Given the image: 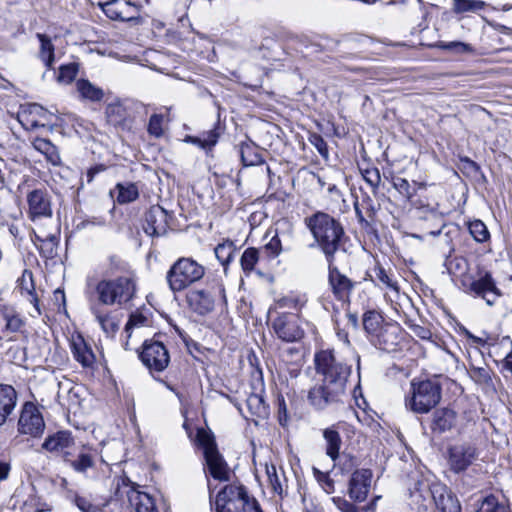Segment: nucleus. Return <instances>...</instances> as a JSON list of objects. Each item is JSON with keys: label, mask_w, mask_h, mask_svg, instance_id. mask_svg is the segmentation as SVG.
I'll list each match as a JSON object with an SVG mask.
<instances>
[{"label": "nucleus", "mask_w": 512, "mask_h": 512, "mask_svg": "<svg viewBox=\"0 0 512 512\" xmlns=\"http://www.w3.org/2000/svg\"><path fill=\"white\" fill-rule=\"evenodd\" d=\"M317 374L322 383L309 390L308 401L317 410L342 402L351 367L338 359L332 350H322L314 357Z\"/></svg>", "instance_id": "nucleus-1"}, {"label": "nucleus", "mask_w": 512, "mask_h": 512, "mask_svg": "<svg viewBox=\"0 0 512 512\" xmlns=\"http://www.w3.org/2000/svg\"><path fill=\"white\" fill-rule=\"evenodd\" d=\"M315 241L325 255L327 262L335 261V254L345 251V232L339 221L327 213L317 212L305 218Z\"/></svg>", "instance_id": "nucleus-2"}, {"label": "nucleus", "mask_w": 512, "mask_h": 512, "mask_svg": "<svg viewBox=\"0 0 512 512\" xmlns=\"http://www.w3.org/2000/svg\"><path fill=\"white\" fill-rule=\"evenodd\" d=\"M442 395V387L438 380H413L409 395L405 399L407 409L416 414H427L435 408Z\"/></svg>", "instance_id": "nucleus-3"}, {"label": "nucleus", "mask_w": 512, "mask_h": 512, "mask_svg": "<svg viewBox=\"0 0 512 512\" xmlns=\"http://www.w3.org/2000/svg\"><path fill=\"white\" fill-rule=\"evenodd\" d=\"M135 292L136 283L130 276L102 279L95 286V295L99 304L106 306H122L134 297Z\"/></svg>", "instance_id": "nucleus-4"}, {"label": "nucleus", "mask_w": 512, "mask_h": 512, "mask_svg": "<svg viewBox=\"0 0 512 512\" xmlns=\"http://www.w3.org/2000/svg\"><path fill=\"white\" fill-rule=\"evenodd\" d=\"M205 275V267L191 257L177 259L166 274V281L173 293L181 292L200 281Z\"/></svg>", "instance_id": "nucleus-5"}, {"label": "nucleus", "mask_w": 512, "mask_h": 512, "mask_svg": "<svg viewBox=\"0 0 512 512\" xmlns=\"http://www.w3.org/2000/svg\"><path fill=\"white\" fill-rule=\"evenodd\" d=\"M216 512H262L257 501L242 486L226 485L215 500Z\"/></svg>", "instance_id": "nucleus-6"}, {"label": "nucleus", "mask_w": 512, "mask_h": 512, "mask_svg": "<svg viewBox=\"0 0 512 512\" xmlns=\"http://www.w3.org/2000/svg\"><path fill=\"white\" fill-rule=\"evenodd\" d=\"M197 443L203 450L209 474L216 480L229 481L230 469L217 448L214 435L205 429H199Z\"/></svg>", "instance_id": "nucleus-7"}, {"label": "nucleus", "mask_w": 512, "mask_h": 512, "mask_svg": "<svg viewBox=\"0 0 512 512\" xmlns=\"http://www.w3.org/2000/svg\"><path fill=\"white\" fill-rule=\"evenodd\" d=\"M44 430L45 421L39 408L33 402H25L21 407L17 421L18 433L38 438L43 434Z\"/></svg>", "instance_id": "nucleus-8"}, {"label": "nucleus", "mask_w": 512, "mask_h": 512, "mask_svg": "<svg viewBox=\"0 0 512 512\" xmlns=\"http://www.w3.org/2000/svg\"><path fill=\"white\" fill-rule=\"evenodd\" d=\"M272 328L284 342H297L304 337L303 320L295 313H282L272 322Z\"/></svg>", "instance_id": "nucleus-9"}, {"label": "nucleus", "mask_w": 512, "mask_h": 512, "mask_svg": "<svg viewBox=\"0 0 512 512\" xmlns=\"http://www.w3.org/2000/svg\"><path fill=\"white\" fill-rule=\"evenodd\" d=\"M478 457V448L471 442L455 443L448 449V464L451 471L455 473L466 471Z\"/></svg>", "instance_id": "nucleus-10"}, {"label": "nucleus", "mask_w": 512, "mask_h": 512, "mask_svg": "<svg viewBox=\"0 0 512 512\" xmlns=\"http://www.w3.org/2000/svg\"><path fill=\"white\" fill-rule=\"evenodd\" d=\"M140 359L150 371L156 372L164 371L170 362L167 348L162 342L156 340L143 343Z\"/></svg>", "instance_id": "nucleus-11"}, {"label": "nucleus", "mask_w": 512, "mask_h": 512, "mask_svg": "<svg viewBox=\"0 0 512 512\" xmlns=\"http://www.w3.org/2000/svg\"><path fill=\"white\" fill-rule=\"evenodd\" d=\"M98 6L111 20L128 22L139 17L138 6L129 0L99 1Z\"/></svg>", "instance_id": "nucleus-12"}, {"label": "nucleus", "mask_w": 512, "mask_h": 512, "mask_svg": "<svg viewBox=\"0 0 512 512\" xmlns=\"http://www.w3.org/2000/svg\"><path fill=\"white\" fill-rule=\"evenodd\" d=\"M328 284L334 297L343 304L349 301L356 285L354 281L340 272L334 261L328 262Z\"/></svg>", "instance_id": "nucleus-13"}, {"label": "nucleus", "mask_w": 512, "mask_h": 512, "mask_svg": "<svg viewBox=\"0 0 512 512\" xmlns=\"http://www.w3.org/2000/svg\"><path fill=\"white\" fill-rule=\"evenodd\" d=\"M470 379L488 395L497 393V386L500 384V378L487 365L476 366L470 363L467 369Z\"/></svg>", "instance_id": "nucleus-14"}, {"label": "nucleus", "mask_w": 512, "mask_h": 512, "mask_svg": "<svg viewBox=\"0 0 512 512\" xmlns=\"http://www.w3.org/2000/svg\"><path fill=\"white\" fill-rule=\"evenodd\" d=\"M373 473L370 469L355 470L348 482V496L354 502L366 500L371 488Z\"/></svg>", "instance_id": "nucleus-15"}, {"label": "nucleus", "mask_w": 512, "mask_h": 512, "mask_svg": "<svg viewBox=\"0 0 512 512\" xmlns=\"http://www.w3.org/2000/svg\"><path fill=\"white\" fill-rule=\"evenodd\" d=\"M75 441L69 431H58L49 435L42 444V448L55 455L61 456L63 460H70L71 449Z\"/></svg>", "instance_id": "nucleus-16"}, {"label": "nucleus", "mask_w": 512, "mask_h": 512, "mask_svg": "<svg viewBox=\"0 0 512 512\" xmlns=\"http://www.w3.org/2000/svg\"><path fill=\"white\" fill-rule=\"evenodd\" d=\"M168 214L159 205H154L145 213L143 229L152 237L164 235L168 227Z\"/></svg>", "instance_id": "nucleus-17"}, {"label": "nucleus", "mask_w": 512, "mask_h": 512, "mask_svg": "<svg viewBox=\"0 0 512 512\" xmlns=\"http://www.w3.org/2000/svg\"><path fill=\"white\" fill-rule=\"evenodd\" d=\"M468 291L482 297L488 305H493L500 296V292L489 272L479 275L477 280L472 281L468 286Z\"/></svg>", "instance_id": "nucleus-18"}, {"label": "nucleus", "mask_w": 512, "mask_h": 512, "mask_svg": "<svg viewBox=\"0 0 512 512\" xmlns=\"http://www.w3.org/2000/svg\"><path fill=\"white\" fill-rule=\"evenodd\" d=\"M29 215L35 221L42 217H51L52 208L48 193L41 189L31 191L27 196Z\"/></svg>", "instance_id": "nucleus-19"}, {"label": "nucleus", "mask_w": 512, "mask_h": 512, "mask_svg": "<svg viewBox=\"0 0 512 512\" xmlns=\"http://www.w3.org/2000/svg\"><path fill=\"white\" fill-rule=\"evenodd\" d=\"M375 345L386 352H394L402 341L401 328L394 324H385L374 335Z\"/></svg>", "instance_id": "nucleus-20"}, {"label": "nucleus", "mask_w": 512, "mask_h": 512, "mask_svg": "<svg viewBox=\"0 0 512 512\" xmlns=\"http://www.w3.org/2000/svg\"><path fill=\"white\" fill-rule=\"evenodd\" d=\"M18 403V393L8 384H0V427L13 419Z\"/></svg>", "instance_id": "nucleus-21"}, {"label": "nucleus", "mask_w": 512, "mask_h": 512, "mask_svg": "<svg viewBox=\"0 0 512 512\" xmlns=\"http://www.w3.org/2000/svg\"><path fill=\"white\" fill-rule=\"evenodd\" d=\"M186 299L190 308L199 315H206L214 309L215 299L209 291L191 290Z\"/></svg>", "instance_id": "nucleus-22"}, {"label": "nucleus", "mask_w": 512, "mask_h": 512, "mask_svg": "<svg viewBox=\"0 0 512 512\" xmlns=\"http://www.w3.org/2000/svg\"><path fill=\"white\" fill-rule=\"evenodd\" d=\"M71 499L81 512H121L118 501L114 499H108L102 504H93L89 498L77 493L71 496Z\"/></svg>", "instance_id": "nucleus-23"}, {"label": "nucleus", "mask_w": 512, "mask_h": 512, "mask_svg": "<svg viewBox=\"0 0 512 512\" xmlns=\"http://www.w3.org/2000/svg\"><path fill=\"white\" fill-rule=\"evenodd\" d=\"M71 351L74 359L83 367H92L96 361L91 346L88 345L81 335L72 337Z\"/></svg>", "instance_id": "nucleus-24"}, {"label": "nucleus", "mask_w": 512, "mask_h": 512, "mask_svg": "<svg viewBox=\"0 0 512 512\" xmlns=\"http://www.w3.org/2000/svg\"><path fill=\"white\" fill-rule=\"evenodd\" d=\"M96 451L92 448L83 446L78 453L70 456V460H64L70 467L78 472L85 473L95 465Z\"/></svg>", "instance_id": "nucleus-25"}, {"label": "nucleus", "mask_w": 512, "mask_h": 512, "mask_svg": "<svg viewBox=\"0 0 512 512\" xmlns=\"http://www.w3.org/2000/svg\"><path fill=\"white\" fill-rule=\"evenodd\" d=\"M435 505L439 512H461V504L458 498L442 487L433 492Z\"/></svg>", "instance_id": "nucleus-26"}, {"label": "nucleus", "mask_w": 512, "mask_h": 512, "mask_svg": "<svg viewBox=\"0 0 512 512\" xmlns=\"http://www.w3.org/2000/svg\"><path fill=\"white\" fill-rule=\"evenodd\" d=\"M456 412L449 408L438 409L433 413L431 429L443 433L451 430L456 424Z\"/></svg>", "instance_id": "nucleus-27"}, {"label": "nucleus", "mask_w": 512, "mask_h": 512, "mask_svg": "<svg viewBox=\"0 0 512 512\" xmlns=\"http://www.w3.org/2000/svg\"><path fill=\"white\" fill-rule=\"evenodd\" d=\"M128 499L135 512H158L153 497L142 491L131 490Z\"/></svg>", "instance_id": "nucleus-28"}, {"label": "nucleus", "mask_w": 512, "mask_h": 512, "mask_svg": "<svg viewBox=\"0 0 512 512\" xmlns=\"http://www.w3.org/2000/svg\"><path fill=\"white\" fill-rule=\"evenodd\" d=\"M323 438L326 443V455L334 462L339 458V452L342 446V439L335 425L323 430Z\"/></svg>", "instance_id": "nucleus-29"}, {"label": "nucleus", "mask_w": 512, "mask_h": 512, "mask_svg": "<svg viewBox=\"0 0 512 512\" xmlns=\"http://www.w3.org/2000/svg\"><path fill=\"white\" fill-rule=\"evenodd\" d=\"M75 86L81 100L100 102L104 98V90L90 82L88 79H78L75 83Z\"/></svg>", "instance_id": "nucleus-30"}, {"label": "nucleus", "mask_w": 512, "mask_h": 512, "mask_svg": "<svg viewBox=\"0 0 512 512\" xmlns=\"http://www.w3.org/2000/svg\"><path fill=\"white\" fill-rule=\"evenodd\" d=\"M239 154L244 166H255L264 163L260 148L251 141L240 143Z\"/></svg>", "instance_id": "nucleus-31"}, {"label": "nucleus", "mask_w": 512, "mask_h": 512, "mask_svg": "<svg viewBox=\"0 0 512 512\" xmlns=\"http://www.w3.org/2000/svg\"><path fill=\"white\" fill-rule=\"evenodd\" d=\"M91 312L104 333L107 335H112L117 331L118 321L111 312L106 311L99 304L91 306Z\"/></svg>", "instance_id": "nucleus-32"}, {"label": "nucleus", "mask_w": 512, "mask_h": 512, "mask_svg": "<svg viewBox=\"0 0 512 512\" xmlns=\"http://www.w3.org/2000/svg\"><path fill=\"white\" fill-rule=\"evenodd\" d=\"M33 147L42 153L47 161H49L53 165H59L61 158L56 146L48 139L45 138H35L32 142Z\"/></svg>", "instance_id": "nucleus-33"}, {"label": "nucleus", "mask_w": 512, "mask_h": 512, "mask_svg": "<svg viewBox=\"0 0 512 512\" xmlns=\"http://www.w3.org/2000/svg\"><path fill=\"white\" fill-rule=\"evenodd\" d=\"M105 114L108 123L111 125L122 128L127 126V110L121 103H110L106 107Z\"/></svg>", "instance_id": "nucleus-34"}, {"label": "nucleus", "mask_w": 512, "mask_h": 512, "mask_svg": "<svg viewBox=\"0 0 512 512\" xmlns=\"http://www.w3.org/2000/svg\"><path fill=\"white\" fill-rule=\"evenodd\" d=\"M36 37L40 41L39 58L48 69H52L55 59V48L51 38L42 33H37Z\"/></svg>", "instance_id": "nucleus-35"}, {"label": "nucleus", "mask_w": 512, "mask_h": 512, "mask_svg": "<svg viewBox=\"0 0 512 512\" xmlns=\"http://www.w3.org/2000/svg\"><path fill=\"white\" fill-rule=\"evenodd\" d=\"M116 201L123 205L135 201L139 197V190L135 183L124 182L115 186Z\"/></svg>", "instance_id": "nucleus-36"}, {"label": "nucleus", "mask_w": 512, "mask_h": 512, "mask_svg": "<svg viewBox=\"0 0 512 512\" xmlns=\"http://www.w3.org/2000/svg\"><path fill=\"white\" fill-rule=\"evenodd\" d=\"M219 132L217 129H212L207 132L202 133L199 136H188L186 141L195 144L202 149L210 150L212 149L216 143L218 142Z\"/></svg>", "instance_id": "nucleus-37"}, {"label": "nucleus", "mask_w": 512, "mask_h": 512, "mask_svg": "<svg viewBox=\"0 0 512 512\" xmlns=\"http://www.w3.org/2000/svg\"><path fill=\"white\" fill-rule=\"evenodd\" d=\"M265 470L273 493L282 496L284 493V482L286 481L284 474H279L274 464H266Z\"/></svg>", "instance_id": "nucleus-38"}, {"label": "nucleus", "mask_w": 512, "mask_h": 512, "mask_svg": "<svg viewBox=\"0 0 512 512\" xmlns=\"http://www.w3.org/2000/svg\"><path fill=\"white\" fill-rule=\"evenodd\" d=\"M380 496L375 497L368 505L363 506L361 509L356 507L353 503L349 502L343 497H333L331 500L338 510L341 512H369L374 511L377 501Z\"/></svg>", "instance_id": "nucleus-39"}, {"label": "nucleus", "mask_w": 512, "mask_h": 512, "mask_svg": "<svg viewBox=\"0 0 512 512\" xmlns=\"http://www.w3.org/2000/svg\"><path fill=\"white\" fill-rule=\"evenodd\" d=\"M247 407L251 414L259 417V418H266L269 414V407L266 404L263 396L260 394H251L248 396L247 400Z\"/></svg>", "instance_id": "nucleus-40"}, {"label": "nucleus", "mask_w": 512, "mask_h": 512, "mask_svg": "<svg viewBox=\"0 0 512 512\" xmlns=\"http://www.w3.org/2000/svg\"><path fill=\"white\" fill-rule=\"evenodd\" d=\"M475 512H511L509 507L494 495H488L479 501Z\"/></svg>", "instance_id": "nucleus-41"}, {"label": "nucleus", "mask_w": 512, "mask_h": 512, "mask_svg": "<svg viewBox=\"0 0 512 512\" xmlns=\"http://www.w3.org/2000/svg\"><path fill=\"white\" fill-rule=\"evenodd\" d=\"M435 47H437L441 50L448 51L454 55L474 53V48L470 44L460 42V41H451V42L439 41L435 44Z\"/></svg>", "instance_id": "nucleus-42"}, {"label": "nucleus", "mask_w": 512, "mask_h": 512, "mask_svg": "<svg viewBox=\"0 0 512 512\" xmlns=\"http://www.w3.org/2000/svg\"><path fill=\"white\" fill-rule=\"evenodd\" d=\"M235 250L234 243L230 240H226L218 244L215 247L214 252L218 261L225 267L231 262Z\"/></svg>", "instance_id": "nucleus-43"}, {"label": "nucleus", "mask_w": 512, "mask_h": 512, "mask_svg": "<svg viewBox=\"0 0 512 512\" xmlns=\"http://www.w3.org/2000/svg\"><path fill=\"white\" fill-rule=\"evenodd\" d=\"M485 7L481 0H453V11L457 14L475 13Z\"/></svg>", "instance_id": "nucleus-44"}, {"label": "nucleus", "mask_w": 512, "mask_h": 512, "mask_svg": "<svg viewBox=\"0 0 512 512\" xmlns=\"http://www.w3.org/2000/svg\"><path fill=\"white\" fill-rule=\"evenodd\" d=\"M382 322V316L374 310L367 311L363 315L364 329L371 335H375L381 329Z\"/></svg>", "instance_id": "nucleus-45"}, {"label": "nucleus", "mask_w": 512, "mask_h": 512, "mask_svg": "<svg viewBox=\"0 0 512 512\" xmlns=\"http://www.w3.org/2000/svg\"><path fill=\"white\" fill-rule=\"evenodd\" d=\"M42 111H43V109L41 106H39L37 104H33L29 107V109L23 110L19 113V115H18L19 121L22 124V126L28 130L39 127L40 125H39L38 121L36 119H34L32 116L34 113L38 114Z\"/></svg>", "instance_id": "nucleus-46"}, {"label": "nucleus", "mask_w": 512, "mask_h": 512, "mask_svg": "<svg viewBox=\"0 0 512 512\" xmlns=\"http://www.w3.org/2000/svg\"><path fill=\"white\" fill-rule=\"evenodd\" d=\"M59 239L56 235H48L41 240L39 245L40 254L47 258L53 259L57 255Z\"/></svg>", "instance_id": "nucleus-47"}, {"label": "nucleus", "mask_w": 512, "mask_h": 512, "mask_svg": "<svg viewBox=\"0 0 512 512\" xmlns=\"http://www.w3.org/2000/svg\"><path fill=\"white\" fill-rule=\"evenodd\" d=\"M78 70L79 65L75 62L60 66L56 77L57 82L64 85L72 83L78 74Z\"/></svg>", "instance_id": "nucleus-48"}, {"label": "nucleus", "mask_w": 512, "mask_h": 512, "mask_svg": "<svg viewBox=\"0 0 512 512\" xmlns=\"http://www.w3.org/2000/svg\"><path fill=\"white\" fill-rule=\"evenodd\" d=\"M469 233L479 243L486 242L490 238L487 226L481 220H474L468 224Z\"/></svg>", "instance_id": "nucleus-49"}, {"label": "nucleus", "mask_w": 512, "mask_h": 512, "mask_svg": "<svg viewBox=\"0 0 512 512\" xmlns=\"http://www.w3.org/2000/svg\"><path fill=\"white\" fill-rule=\"evenodd\" d=\"M259 259V251L256 248H247L240 259L241 267L244 272L249 273L254 268Z\"/></svg>", "instance_id": "nucleus-50"}, {"label": "nucleus", "mask_w": 512, "mask_h": 512, "mask_svg": "<svg viewBox=\"0 0 512 512\" xmlns=\"http://www.w3.org/2000/svg\"><path fill=\"white\" fill-rule=\"evenodd\" d=\"M393 187L407 200H411L416 195L415 187H413L405 178H394Z\"/></svg>", "instance_id": "nucleus-51"}, {"label": "nucleus", "mask_w": 512, "mask_h": 512, "mask_svg": "<svg viewBox=\"0 0 512 512\" xmlns=\"http://www.w3.org/2000/svg\"><path fill=\"white\" fill-rule=\"evenodd\" d=\"M18 288L22 295H31L35 291L33 274L30 270L25 269L18 279Z\"/></svg>", "instance_id": "nucleus-52"}, {"label": "nucleus", "mask_w": 512, "mask_h": 512, "mask_svg": "<svg viewBox=\"0 0 512 512\" xmlns=\"http://www.w3.org/2000/svg\"><path fill=\"white\" fill-rule=\"evenodd\" d=\"M313 474H314V477L316 478L317 482L321 485V487L323 488V490L326 493L331 494L335 491V482L330 477L329 473L322 472L319 469L314 467Z\"/></svg>", "instance_id": "nucleus-53"}, {"label": "nucleus", "mask_w": 512, "mask_h": 512, "mask_svg": "<svg viewBox=\"0 0 512 512\" xmlns=\"http://www.w3.org/2000/svg\"><path fill=\"white\" fill-rule=\"evenodd\" d=\"M364 180L371 186L373 192H375L381 182L380 171L377 168L365 169L362 173Z\"/></svg>", "instance_id": "nucleus-54"}, {"label": "nucleus", "mask_w": 512, "mask_h": 512, "mask_svg": "<svg viewBox=\"0 0 512 512\" xmlns=\"http://www.w3.org/2000/svg\"><path fill=\"white\" fill-rule=\"evenodd\" d=\"M306 303V299L300 296H287L283 297L278 301V305L281 308H293L300 309Z\"/></svg>", "instance_id": "nucleus-55"}, {"label": "nucleus", "mask_w": 512, "mask_h": 512, "mask_svg": "<svg viewBox=\"0 0 512 512\" xmlns=\"http://www.w3.org/2000/svg\"><path fill=\"white\" fill-rule=\"evenodd\" d=\"M311 145H313L316 150L319 152V154L324 157L328 158L329 152L326 141L323 139V137L317 133L310 134L308 138Z\"/></svg>", "instance_id": "nucleus-56"}, {"label": "nucleus", "mask_w": 512, "mask_h": 512, "mask_svg": "<svg viewBox=\"0 0 512 512\" xmlns=\"http://www.w3.org/2000/svg\"><path fill=\"white\" fill-rule=\"evenodd\" d=\"M163 116L159 114L151 115L148 123V132L150 135L160 137L163 134Z\"/></svg>", "instance_id": "nucleus-57"}, {"label": "nucleus", "mask_w": 512, "mask_h": 512, "mask_svg": "<svg viewBox=\"0 0 512 512\" xmlns=\"http://www.w3.org/2000/svg\"><path fill=\"white\" fill-rule=\"evenodd\" d=\"M263 250L271 257H277L283 250L282 243L278 235L273 236L270 241L265 244Z\"/></svg>", "instance_id": "nucleus-58"}, {"label": "nucleus", "mask_w": 512, "mask_h": 512, "mask_svg": "<svg viewBox=\"0 0 512 512\" xmlns=\"http://www.w3.org/2000/svg\"><path fill=\"white\" fill-rule=\"evenodd\" d=\"M438 203H435V205L430 206V204H427L426 206H422V208H426L427 211L430 213L431 217L435 219L438 223V229L436 231H431V235H439L441 233L442 228L444 227L443 222V215L438 211Z\"/></svg>", "instance_id": "nucleus-59"}, {"label": "nucleus", "mask_w": 512, "mask_h": 512, "mask_svg": "<svg viewBox=\"0 0 512 512\" xmlns=\"http://www.w3.org/2000/svg\"><path fill=\"white\" fill-rule=\"evenodd\" d=\"M376 278L384 284L386 287L398 291V285L396 281H393L390 276L387 274L384 268L377 267L375 269Z\"/></svg>", "instance_id": "nucleus-60"}, {"label": "nucleus", "mask_w": 512, "mask_h": 512, "mask_svg": "<svg viewBox=\"0 0 512 512\" xmlns=\"http://www.w3.org/2000/svg\"><path fill=\"white\" fill-rule=\"evenodd\" d=\"M338 459V465L342 472H349L356 466V461L350 454H343L341 457L339 456Z\"/></svg>", "instance_id": "nucleus-61"}, {"label": "nucleus", "mask_w": 512, "mask_h": 512, "mask_svg": "<svg viewBox=\"0 0 512 512\" xmlns=\"http://www.w3.org/2000/svg\"><path fill=\"white\" fill-rule=\"evenodd\" d=\"M105 170H106V166L103 164H99V165H95L94 167H91L86 173L87 183H91L97 174H99L100 172H103Z\"/></svg>", "instance_id": "nucleus-62"}, {"label": "nucleus", "mask_w": 512, "mask_h": 512, "mask_svg": "<svg viewBox=\"0 0 512 512\" xmlns=\"http://www.w3.org/2000/svg\"><path fill=\"white\" fill-rule=\"evenodd\" d=\"M411 329L413 333L421 339H429L431 337V332L420 325H413Z\"/></svg>", "instance_id": "nucleus-63"}, {"label": "nucleus", "mask_w": 512, "mask_h": 512, "mask_svg": "<svg viewBox=\"0 0 512 512\" xmlns=\"http://www.w3.org/2000/svg\"><path fill=\"white\" fill-rule=\"evenodd\" d=\"M144 321V318L141 317V316H131L130 319L128 320L126 326H125V330L126 332H129V330L136 326V325H139V324H142Z\"/></svg>", "instance_id": "nucleus-64"}]
</instances>
